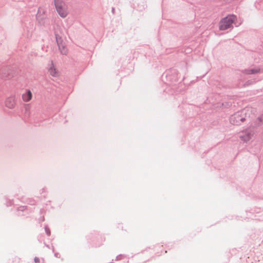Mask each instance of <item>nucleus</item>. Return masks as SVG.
<instances>
[{"label":"nucleus","instance_id":"obj_8","mask_svg":"<svg viewBox=\"0 0 263 263\" xmlns=\"http://www.w3.org/2000/svg\"><path fill=\"white\" fill-rule=\"evenodd\" d=\"M59 49L61 52L63 54H66L67 53V49L66 48L65 44L59 46Z\"/></svg>","mask_w":263,"mask_h":263},{"label":"nucleus","instance_id":"obj_7","mask_svg":"<svg viewBox=\"0 0 263 263\" xmlns=\"http://www.w3.org/2000/svg\"><path fill=\"white\" fill-rule=\"evenodd\" d=\"M240 138L241 140L247 142L251 138V135L249 133H242L240 135Z\"/></svg>","mask_w":263,"mask_h":263},{"label":"nucleus","instance_id":"obj_2","mask_svg":"<svg viewBox=\"0 0 263 263\" xmlns=\"http://www.w3.org/2000/svg\"><path fill=\"white\" fill-rule=\"evenodd\" d=\"M249 109H245L241 111L234 114L231 118V122L234 125H238L243 122L246 117L247 112Z\"/></svg>","mask_w":263,"mask_h":263},{"label":"nucleus","instance_id":"obj_1","mask_svg":"<svg viewBox=\"0 0 263 263\" xmlns=\"http://www.w3.org/2000/svg\"><path fill=\"white\" fill-rule=\"evenodd\" d=\"M235 20L236 16L234 15H229L223 18L219 24V30L223 31L230 28Z\"/></svg>","mask_w":263,"mask_h":263},{"label":"nucleus","instance_id":"obj_10","mask_svg":"<svg viewBox=\"0 0 263 263\" xmlns=\"http://www.w3.org/2000/svg\"><path fill=\"white\" fill-rule=\"evenodd\" d=\"M39 261H40V259H39V258H37V257H35V258H34V262H35V263H37V262H39Z\"/></svg>","mask_w":263,"mask_h":263},{"label":"nucleus","instance_id":"obj_6","mask_svg":"<svg viewBox=\"0 0 263 263\" xmlns=\"http://www.w3.org/2000/svg\"><path fill=\"white\" fill-rule=\"evenodd\" d=\"M15 104V99L13 98H9L6 101V105L9 108H13Z\"/></svg>","mask_w":263,"mask_h":263},{"label":"nucleus","instance_id":"obj_5","mask_svg":"<svg viewBox=\"0 0 263 263\" xmlns=\"http://www.w3.org/2000/svg\"><path fill=\"white\" fill-rule=\"evenodd\" d=\"M32 93L30 90L27 91L22 95V98L24 102H27L30 101L32 99Z\"/></svg>","mask_w":263,"mask_h":263},{"label":"nucleus","instance_id":"obj_4","mask_svg":"<svg viewBox=\"0 0 263 263\" xmlns=\"http://www.w3.org/2000/svg\"><path fill=\"white\" fill-rule=\"evenodd\" d=\"M48 72L52 77H57L59 76V73L53 63L51 64L48 69Z\"/></svg>","mask_w":263,"mask_h":263},{"label":"nucleus","instance_id":"obj_3","mask_svg":"<svg viewBox=\"0 0 263 263\" xmlns=\"http://www.w3.org/2000/svg\"><path fill=\"white\" fill-rule=\"evenodd\" d=\"M55 7L58 14L62 17H65L68 13L67 8L64 2L62 0H54Z\"/></svg>","mask_w":263,"mask_h":263},{"label":"nucleus","instance_id":"obj_11","mask_svg":"<svg viewBox=\"0 0 263 263\" xmlns=\"http://www.w3.org/2000/svg\"><path fill=\"white\" fill-rule=\"evenodd\" d=\"M257 70H251V72H249L248 73L249 74H250V73H257Z\"/></svg>","mask_w":263,"mask_h":263},{"label":"nucleus","instance_id":"obj_9","mask_svg":"<svg viewBox=\"0 0 263 263\" xmlns=\"http://www.w3.org/2000/svg\"><path fill=\"white\" fill-rule=\"evenodd\" d=\"M57 42L58 46H61V45H63L65 44V42L62 39V37L59 35L56 36Z\"/></svg>","mask_w":263,"mask_h":263}]
</instances>
